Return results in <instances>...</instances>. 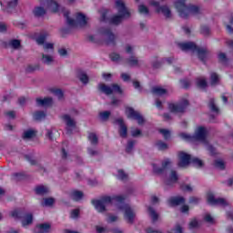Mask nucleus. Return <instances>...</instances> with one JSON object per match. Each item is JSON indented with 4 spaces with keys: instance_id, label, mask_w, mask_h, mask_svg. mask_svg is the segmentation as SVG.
Returning a JSON list of instances; mask_svg holds the SVG:
<instances>
[{
    "instance_id": "obj_37",
    "label": "nucleus",
    "mask_w": 233,
    "mask_h": 233,
    "mask_svg": "<svg viewBox=\"0 0 233 233\" xmlns=\"http://www.w3.org/2000/svg\"><path fill=\"white\" fill-rule=\"evenodd\" d=\"M8 45L10 48H13V50H21V40H10Z\"/></svg>"
},
{
    "instance_id": "obj_15",
    "label": "nucleus",
    "mask_w": 233,
    "mask_h": 233,
    "mask_svg": "<svg viewBox=\"0 0 233 233\" xmlns=\"http://www.w3.org/2000/svg\"><path fill=\"white\" fill-rule=\"evenodd\" d=\"M126 115L128 119H135L136 121H137L138 125H143V123H145V119L143 118V116L137 111H135L131 107L126 108Z\"/></svg>"
},
{
    "instance_id": "obj_32",
    "label": "nucleus",
    "mask_w": 233,
    "mask_h": 233,
    "mask_svg": "<svg viewBox=\"0 0 233 233\" xmlns=\"http://www.w3.org/2000/svg\"><path fill=\"white\" fill-rule=\"evenodd\" d=\"M109 57L114 63H125V58L118 53H112Z\"/></svg>"
},
{
    "instance_id": "obj_34",
    "label": "nucleus",
    "mask_w": 233,
    "mask_h": 233,
    "mask_svg": "<svg viewBox=\"0 0 233 233\" xmlns=\"http://www.w3.org/2000/svg\"><path fill=\"white\" fill-rule=\"evenodd\" d=\"M37 134V131L35 129H27L24 132L23 137L24 139H32L33 137H35Z\"/></svg>"
},
{
    "instance_id": "obj_58",
    "label": "nucleus",
    "mask_w": 233,
    "mask_h": 233,
    "mask_svg": "<svg viewBox=\"0 0 233 233\" xmlns=\"http://www.w3.org/2000/svg\"><path fill=\"white\" fill-rule=\"evenodd\" d=\"M167 233H183V228H181L179 225H177L173 229L167 231Z\"/></svg>"
},
{
    "instance_id": "obj_64",
    "label": "nucleus",
    "mask_w": 233,
    "mask_h": 233,
    "mask_svg": "<svg viewBox=\"0 0 233 233\" xmlns=\"http://www.w3.org/2000/svg\"><path fill=\"white\" fill-rule=\"evenodd\" d=\"M96 233H106L107 229L105 227L102 226H96Z\"/></svg>"
},
{
    "instance_id": "obj_59",
    "label": "nucleus",
    "mask_w": 233,
    "mask_h": 233,
    "mask_svg": "<svg viewBox=\"0 0 233 233\" xmlns=\"http://www.w3.org/2000/svg\"><path fill=\"white\" fill-rule=\"evenodd\" d=\"M218 61H219V63H222V65H226L227 55H225L224 53H219L218 54Z\"/></svg>"
},
{
    "instance_id": "obj_30",
    "label": "nucleus",
    "mask_w": 233,
    "mask_h": 233,
    "mask_svg": "<svg viewBox=\"0 0 233 233\" xmlns=\"http://www.w3.org/2000/svg\"><path fill=\"white\" fill-rule=\"evenodd\" d=\"M35 192L37 196H45V194H48V192H50V189L46 186L40 185L35 187Z\"/></svg>"
},
{
    "instance_id": "obj_63",
    "label": "nucleus",
    "mask_w": 233,
    "mask_h": 233,
    "mask_svg": "<svg viewBox=\"0 0 233 233\" xmlns=\"http://www.w3.org/2000/svg\"><path fill=\"white\" fill-rule=\"evenodd\" d=\"M135 145H136V142H134V141H129V142L127 143V147H126L127 152H132V149L134 148V146H135Z\"/></svg>"
},
{
    "instance_id": "obj_10",
    "label": "nucleus",
    "mask_w": 233,
    "mask_h": 233,
    "mask_svg": "<svg viewBox=\"0 0 233 233\" xmlns=\"http://www.w3.org/2000/svg\"><path fill=\"white\" fill-rule=\"evenodd\" d=\"M98 90L103 94H106V96H110L112 94H123V89H121L117 84H113L112 86L99 84Z\"/></svg>"
},
{
    "instance_id": "obj_8",
    "label": "nucleus",
    "mask_w": 233,
    "mask_h": 233,
    "mask_svg": "<svg viewBox=\"0 0 233 233\" xmlns=\"http://www.w3.org/2000/svg\"><path fill=\"white\" fill-rule=\"evenodd\" d=\"M79 112L76 109L70 111V115H64L62 119L66 127L68 134H71L74 128H76V120L72 117L77 116Z\"/></svg>"
},
{
    "instance_id": "obj_18",
    "label": "nucleus",
    "mask_w": 233,
    "mask_h": 233,
    "mask_svg": "<svg viewBox=\"0 0 233 233\" xmlns=\"http://www.w3.org/2000/svg\"><path fill=\"white\" fill-rule=\"evenodd\" d=\"M193 137L197 141H205L207 139V128L201 126L197 127Z\"/></svg>"
},
{
    "instance_id": "obj_45",
    "label": "nucleus",
    "mask_w": 233,
    "mask_h": 233,
    "mask_svg": "<svg viewBox=\"0 0 233 233\" xmlns=\"http://www.w3.org/2000/svg\"><path fill=\"white\" fill-rule=\"evenodd\" d=\"M197 85L198 88H207V80L204 77L198 78Z\"/></svg>"
},
{
    "instance_id": "obj_25",
    "label": "nucleus",
    "mask_w": 233,
    "mask_h": 233,
    "mask_svg": "<svg viewBox=\"0 0 233 233\" xmlns=\"http://www.w3.org/2000/svg\"><path fill=\"white\" fill-rule=\"evenodd\" d=\"M125 63H127L129 66H141V65H143V61L137 59V57L134 56L125 59Z\"/></svg>"
},
{
    "instance_id": "obj_21",
    "label": "nucleus",
    "mask_w": 233,
    "mask_h": 233,
    "mask_svg": "<svg viewBox=\"0 0 233 233\" xmlns=\"http://www.w3.org/2000/svg\"><path fill=\"white\" fill-rule=\"evenodd\" d=\"M54 99L50 96L36 98L37 106H52Z\"/></svg>"
},
{
    "instance_id": "obj_50",
    "label": "nucleus",
    "mask_w": 233,
    "mask_h": 233,
    "mask_svg": "<svg viewBox=\"0 0 233 233\" xmlns=\"http://www.w3.org/2000/svg\"><path fill=\"white\" fill-rule=\"evenodd\" d=\"M138 12L143 15H148V7H147L145 5H138Z\"/></svg>"
},
{
    "instance_id": "obj_41",
    "label": "nucleus",
    "mask_w": 233,
    "mask_h": 233,
    "mask_svg": "<svg viewBox=\"0 0 233 233\" xmlns=\"http://www.w3.org/2000/svg\"><path fill=\"white\" fill-rule=\"evenodd\" d=\"M209 83L212 86L218 85L219 83V76L216 73H211Z\"/></svg>"
},
{
    "instance_id": "obj_33",
    "label": "nucleus",
    "mask_w": 233,
    "mask_h": 233,
    "mask_svg": "<svg viewBox=\"0 0 233 233\" xmlns=\"http://www.w3.org/2000/svg\"><path fill=\"white\" fill-rule=\"evenodd\" d=\"M54 203H56V199L54 198H45L41 201L42 207H54Z\"/></svg>"
},
{
    "instance_id": "obj_20",
    "label": "nucleus",
    "mask_w": 233,
    "mask_h": 233,
    "mask_svg": "<svg viewBox=\"0 0 233 233\" xmlns=\"http://www.w3.org/2000/svg\"><path fill=\"white\" fill-rule=\"evenodd\" d=\"M172 61H174V58L172 57L165 58L162 61H159L157 57L154 56L153 58H151V65L153 68H159L162 63H167V65H170Z\"/></svg>"
},
{
    "instance_id": "obj_29",
    "label": "nucleus",
    "mask_w": 233,
    "mask_h": 233,
    "mask_svg": "<svg viewBox=\"0 0 233 233\" xmlns=\"http://www.w3.org/2000/svg\"><path fill=\"white\" fill-rule=\"evenodd\" d=\"M34 221V215L32 213H28L22 218V226L23 227H28L29 225H32Z\"/></svg>"
},
{
    "instance_id": "obj_55",
    "label": "nucleus",
    "mask_w": 233,
    "mask_h": 233,
    "mask_svg": "<svg viewBox=\"0 0 233 233\" xmlns=\"http://www.w3.org/2000/svg\"><path fill=\"white\" fill-rule=\"evenodd\" d=\"M58 54L61 57H67L68 56V49L65 47H61L58 49Z\"/></svg>"
},
{
    "instance_id": "obj_1",
    "label": "nucleus",
    "mask_w": 233,
    "mask_h": 233,
    "mask_svg": "<svg viewBox=\"0 0 233 233\" xmlns=\"http://www.w3.org/2000/svg\"><path fill=\"white\" fill-rule=\"evenodd\" d=\"M187 0H177L175 6L180 15L184 19L190 17V15H199L201 14V8L199 5H190L187 6L185 2Z\"/></svg>"
},
{
    "instance_id": "obj_17",
    "label": "nucleus",
    "mask_w": 233,
    "mask_h": 233,
    "mask_svg": "<svg viewBox=\"0 0 233 233\" xmlns=\"http://www.w3.org/2000/svg\"><path fill=\"white\" fill-rule=\"evenodd\" d=\"M114 125H117L118 127V134L120 137H127L128 134V129L127 127V125H125V122L123 121V118H117L114 121Z\"/></svg>"
},
{
    "instance_id": "obj_39",
    "label": "nucleus",
    "mask_w": 233,
    "mask_h": 233,
    "mask_svg": "<svg viewBox=\"0 0 233 233\" xmlns=\"http://www.w3.org/2000/svg\"><path fill=\"white\" fill-rule=\"evenodd\" d=\"M4 5L7 6V12H10V8L17 6V0H4Z\"/></svg>"
},
{
    "instance_id": "obj_54",
    "label": "nucleus",
    "mask_w": 233,
    "mask_h": 233,
    "mask_svg": "<svg viewBox=\"0 0 233 233\" xmlns=\"http://www.w3.org/2000/svg\"><path fill=\"white\" fill-rule=\"evenodd\" d=\"M157 147L158 150H167V148H168V145H167V143H165L163 141H158L157 143Z\"/></svg>"
},
{
    "instance_id": "obj_40",
    "label": "nucleus",
    "mask_w": 233,
    "mask_h": 233,
    "mask_svg": "<svg viewBox=\"0 0 233 233\" xmlns=\"http://www.w3.org/2000/svg\"><path fill=\"white\" fill-rule=\"evenodd\" d=\"M191 163H192L193 167H195L196 168H202V167L205 165L203 163V160H201L198 157L191 158Z\"/></svg>"
},
{
    "instance_id": "obj_31",
    "label": "nucleus",
    "mask_w": 233,
    "mask_h": 233,
    "mask_svg": "<svg viewBox=\"0 0 233 233\" xmlns=\"http://www.w3.org/2000/svg\"><path fill=\"white\" fill-rule=\"evenodd\" d=\"M83 196H84V194L82 193V191H79V190H73L70 193V198L74 201H81V199H83Z\"/></svg>"
},
{
    "instance_id": "obj_24",
    "label": "nucleus",
    "mask_w": 233,
    "mask_h": 233,
    "mask_svg": "<svg viewBox=\"0 0 233 233\" xmlns=\"http://www.w3.org/2000/svg\"><path fill=\"white\" fill-rule=\"evenodd\" d=\"M46 8L51 10L54 14L59 12V4L56 0H47L46 3Z\"/></svg>"
},
{
    "instance_id": "obj_48",
    "label": "nucleus",
    "mask_w": 233,
    "mask_h": 233,
    "mask_svg": "<svg viewBox=\"0 0 233 233\" xmlns=\"http://www.w3.org/2000/svg\"><path fill=\"white\" fill-rule=\"evenodd\" d=\"M110 111H103L99 113V118L101 121H108V117H110Z\"/></svg>"
},
{
    "instance_id": "obj_35",
    "label": "nucleus",
    "mask_w": 233,
    "mask_h": 233,
    "mask_svg": "<svg viewBox=\"0 0 233 233\" xmlns=\"http://www.w3.org/2000/svg\"><path fill=\"white\" fill-rule=\"evenodd\" d=\"M87 139L93 147H96L97 143H99V138L97 137V135L96 133H89Z\"/></svg>"
},
{
    "instance_id": "obj_36",
    "label": "nucleus",
    "mask_w": 233,
    "mask_h": 233,
    "mask_svg": "<svg viewBox=\"0 0 233 233\" xmlns=\"http://www.w3.org/2000/svg\"><path fill=\"white\" fill-rule=\"evenodd\" d=\"M33 14L35 17H43L46 14V10L43 6H37L34 9Z\"/></svg>"
},
{
    "instance_id": "obj_46",
    "label": "nucleus",
    "mask_w": 233,
    "mask_h": 233,
    "mask_svg": "<svg viewBox=\"0 0 233 233\" xmlns=\"http://www.w3.org/2000/svg\"><path fill=\"white\" fill-rule=\"evenodd\" d=\"M215 167L216 168H218V170H225V161H223L222 159H217L215 161Z\"/></svg>"
},
{
    "instance_id": "obj_38",
    "label": "nucleus",
    "mask_w": 233,
    "mask_h": 233,
    "mask_svg": "<svg viewBox=\"0 0 233 233\" xmlns=\"http://www.w3.org/2000/svg\"><path fill=\"white\" fill-rule=\"evenodd\" d=\"M77 77L79 81H81V83H83L84 85L88 84V76L84 71H79L77 74Z\"/></svg>"
},
{
    "instance_id": "obj_14",
    "label": "nucleus",
    "mask_w": 233,
    "mask_h": 233,
    "mask_svg": "<svg viewBox=\"0 0 233 233\" xmlns=\"http://www.w3.org/2000/svg\"><path fill=\"white\" fill-rule=\"evenodd\" d=\"M190 163H192V157H190V155L180 151L178 153V167H180V168H187Z\"/></svg>"
},
{
    "instance_id": "obj_19",
    "label": "nucleus",
    "mask_w": 233,
    "mask_h": 233,
    "mask_svg": "<svg viewBox=\"0 0 233 233\" xmlns=\"http://www.w3.org/2000/svg\"><path fill=\"white\" fill-rule=\"evenodd\" d=\"M178 178L177 173L175 170H171L165 179V184L167 185V187H172L174 183H177Z\"/></svg>"
},
{
    "instance_id": "obj_42",
    "label": "nucleus",
    "mask_w": 233,
    "mask_h": 233,
    "mask_svg": "<svg viewBox=\"0 0 233 233\" xmlns=\"http://www.w3.org/2000/svg\"><path fill=\"white\" fill-rule=\"evenodd\" d=\"M46 117V113L45 111H37L34 114V119L36 121H43Z\"/></svg>"
},
{
    "instance_id": "obj_57",
    "label": "nucleus",
    "mask_w": 233,
    "mask_h": 233,
    "mask_svg": "<svg viewBox=\"0 0 233 233\" xmlns=\"http://www.w3.org/2000/svg\"><path fill=\"white\" fill-rule=\"evenodd\" d=\"M167 233H183V228H181L179 225H177L173 229L167 231Z\"/></svg>"
},
{
    "instance_id": "obj_49",
    "label": "nucleus",
    "mask_w": 233,
    "mask_h": 233,
    "mask_svg": "<svg viewBox=\"0 0 233 233\" xmlns=\"http://www.w3.org/2000/svg\"><path fill=\"white\" fill-rule=\"evenodd\" d=\"M52 94H54V96H56V97H57L58 99H63V91L61 89H57V88H53L51 89Z\"/></svg>"
},
{
    "instance_id": "obj_60",
    "label": "nucleus",
    "mask_w": 233,
    "mask_h": 233,
    "mask_svg": "<svg viewBox=\"0 0 233 233\" xmlns=\"http://www.w3.org/2000/svg\"><path fill=\"white\" fill-rule=\"evenodd\" d=\"M71 219H77L79 218V209H73L70 213Z\"/></svg>"
},
{
    "instance_id": "obj_2",
    "label": "nucleus",
    "mask_w": 233,
    "mask_h": 233,
    "mask_svg": "<svg viewBox=\"0 0 233 233\" xmlns=\"http://www.w3.org/2000/svg\"><path fill=\"white\" fill-rule=\"evenodd\" d=\"M114 199L115 201H118V203H121V201H125V196L120 195L113 198L112 197H102L101 198L93 199L91 203L96 212H99V214H105V212L106 211V207H108V205H111Z\"/></svg>"
},
{
    "instance_id": "obj_52",
    "label": "nucleus",
    "mask_w": 233,
    "mask_h": 233,
    "mask_svg": "<svg viewBox=\"0 0 233 233\" xmlns=\"http://www.w3.org/2000/svg\"><path fill=\"white\" fill-rule=\"evenodd\" d=\"M11 216H12V218H15V219H21V218H23L21 210H19V209L13 210L11 212Z\"/></svg>"
},
{
    "instance_id": "obj_4",
    "label": "nucleus",
    "mask_w": 233,
    "mask_h": 233,
    "mask_svg": "<svg viewBox=\"0 0 233 233\" xmlns=\"http://www.w3.org/2000/svg\"><path fill=\"white\" fill-rule=\"evenodd\" d=\"M116 35L110 29L102 27L98 29L96 34L88 36L90 43H99V41H106V43H114Z\"/></svg>"
},
{
    "instance_id": "obj_26",
    "label": "nucleus",
    "mask_w": 233,
    "mask_h": 233,
    "mask_svg": "<svg viewBox=\"0 0 233 233\" xmlns=\"http://www.w3.org/2000/svg\"><path fill=\"white\" fill-rule=\"evenodd\" d=\"M185 198L183 197H174L168 199L169 207H177V205H183Z\"/></svg>"
},
{
    "instance_id": "obj_16",
    "label": "nucleus",
    "mask_w": 233,
    "mask_h": 233,
    "mask_svg": "<svg viewBox=\"0 0 233 233\" xmlns=\"http://www.w3.org/2000/svg\"><path fill=\"white\" fill-rule=\"evenodd\" d=\"M172 165V161L170 159L166 158L162 161L161 167L157 166V164H152L153 172L155 174H163L167 168H168Z\"/></svg>"
},
{
    "instance_id": "obj_13",
    "label": "nucleus",
    "mask_w": 233,
    "mask_h": 233,
    "mask_svg": "<svg viewBox=\"0 0 233 233\" xmlns=\"http://www.w3.org/2000/svg\"><path fill=\"white\" fill-rule=\"evenodd\" d=\"M207 202L208 205H211L212 207H228L230 203L227 201L225 198H216V196H214V193H208L207 195Z\"/></svg>"
},
{
    "instance_id": "obj_44",
    "label": "nucleus",
    "mask_w": 233,
    "mask_h": 233,
    "mask_svg": "<svg viewBox=\"0 0 233 233\" xmlns=\"http://www.w3.org/2000/svg\"><path fill=\"white\" fill-rule=\"evenodd\" d=\"M125 52H126V54L134 56V52H136V46H132L130 44L126 45Z\"/></svg>"
},
{
    "instance_id": "obj_3",
    "label": "nucleus",
    "mask_w": 233,
    "mask_h": 233,
    "mask_svg": "<svg viewBox=\"0 0 233 233\" xmlns=\"http://www.w3.org/2000/svg\"><path fill=\"white\" fill-rule=\"evenodd\" d=\"M116 9L118 12V15H115L111 17L110 23L112 25H119L123 19H128L130 17L131 13L130 9L127 7L125 1L123 0H116L115 4Z\"/></svg>"
},
{
    "instance_id": "obj_27",
    "label": "nucleus",
    "mask_w": 233,
    "mask_h": 233,
    "mask_svg": "<svg viewBox=\"0 0 233 233\" xmlns=\"http://www.w3.org/2000/svg\"><path fill=\"white\" fill-rule=\"evenodd\" d=\"M153 96H167L168 95V89L161 86H155L151 90Z\"/></svg>"
},
{
    "instance_id": "obj_28",
    "label": "nucleus",
    "mask_w": 233,
    "mask_h": 233,
    "mask_svg": "<svg viewBox=\"0 0 233 233\" xmlns=\"http://www.w3.org/2000/svg\"><path fill=\"white\" fill-rule=\"evenodd\" d=\"M147 214H148V216L151 218V221L153 223H156L157 221H159V214L153 208L149 207L147 208Z\"/></svg>"
},
{
    "instance_id": "obj_47",
    "label": "nucleus",
    "mask_w": 233,
    "mask_h": 233,
    "mask_svg": "<svg viewBox=\"0 0 233 233\" xmlns=\"http://www.w3.org/2000/svg\"><path fill=\"white\" fill-rule=\"evenodd\" d=\"M204 221H206V223H209L210 225H214V223H216V219L209 213H207L204 216Z\"/></svg>"
},
{
    "instance_id": "obj_22",
    "label": "nucleus",
    "mask_w": 233,
    "mask_h": 233,
    "mask_svg": "<svg viewBox=\"0 0 233 233\" xmlns=\"http://www.w3.org/2000/svg\"><path fill=\"white\" fill-rule=\"evenodd\" d=\"M41 61L44 65H47L48 66H50L51 65L56 63V58L54 57V55L44 53L42 54Z\"/></svg>"
},
{
    "instance_id": "obj_11",
    "label": "nucleus",
    "mask_w": 233,
    "mask_h": 233,
    "mask_svg": "<svg viewBox=\"0 0 233 233\" xmlns=\"http://www.w3.org/2000/svg\"><path fill=\"white\" fill-rule=\"evenodd\" d=\"M117 208L120 212H124V218L127 219V223H134L136 213L132 210L130 206L127 204H118Z\"/></svg>"
},
{
    "instance_id": "obj_9",
    "label": "nucleus",
    "mask_w": 233,
    "mask_h": 233,
    "mask_svg": "<svg viewBox=\"0 0 233 233\" xmlns=\"http://www.w3.org/2000/svg\"><path fill=\"white\" fill-rule=\"evenodd\" d=\"M149 5L156 8L157 14H161L166 19H170L172 17V11L167 5H159V2L156 0H150Z\"/></svg>"
},
{
    "instance_id": "obj_56",
    "label": "nucleus",
    "mask_w": 233,
    "mask_h": 233,
    "mask_svg": "<svg viewBox=\"0 0 233 233\" xmlns=\"http://www.w3.org/2000/svg\"><path fill=\"white\" fill-rule=\"evenodd\" d=\"M209 107L212 110V112H219V109L218 108V106H216V102L214 101V99H211L209 102Z\"/></svg>"
},
{
    "instance_id": "obj_43",
    "label": "nucleus",
    "mask_w": 233,
    "mask_h": 233,
    "mask_svg": "<svg viewBox=\"0 0 233 233\" xmlns=\"http://www.w3.org/2000/svg\"><path fill=\"white\" fill-rule=\"evenodd\" d=\"M179 137L184 141H196L194 136H190L188 133H180Z\"/></svg>"
},
{
    "instance_id": "obj_12",
    "label": "nucleus",
    "mask_w": 233,
    "mask_h": 233,
    "mask_svg": "<svg viewBox=\"0 0 233 233\" xmlns=\"http://www.w3.org/2000/svg\"><path fill=\"white\" fill-rule=\"evenodd\" d=\"M187 106H188V100L183 99L178 103H169L168 110H170L173 114H181L185 112Z\"/></svg>"
},
{
    "instance_id": "obj_7",
    "label": "nucleus",
    "mask_w": 233,
    "mask_h": 233,
    "mask_svg": "<svg viewBox=\"0 0 233 233\" xmlns=\"http://www.w3.org/2000/svg\"><path fill=\"white\" fill-rule=\"evenodd\" d=\"M50 39V33L44 32L37 38V45H41L45 52H54V43H46V40Z\"/></svg>"
},
{
    "instance_id": "obj_51",
    "label": "nucleus",
    "mask_w": 233,
    "mask_h": 233,
    "mask_svg": "<svg viewBox=\"0 0 233 233\" xmlns=\"http://www.w3.org/2000/svg\"><path fill=\"white\" fill-rule=\"evenodd\" d=\"M116 177H117L118 179H121L122 181H125V179H127V177H128V176L126 174L125 171L119 169V170L117 171Z\"/></svg>"
},
{
    "instance_id": "obj_23",
    "label": "nucleus",
    "mask_w": 233,
    "mask_h": 233,
    "mask_svg": "<svg viewBox=\"0 0 233 233\" xmlns=\"http://www.w3.org/2000/svg\"><path fill=\"white\" fill-rule=\"evenodd\" d=\"M52 230L50 223H42L36 226L37 233H49Z\"/></svg>"
},
{
    "instance_id": "obj_62",
    "label": "nucleus",
    "mask_w": 233,
    "mask_h": 233,
    "mask_svg": "<svg viewBox=\"0 0 233 233\" xmlns=\"http://www.w3.org/2000/svg\"><path fill=\"white\" fill-rule=\"evenodd\" d=\"M199 227V222L198 219L194 218L189 222V228H198Z\"/></svg>"
},
{
    "instance_id": "obj_61",
    "label": "nucleus",
    "mask_w": 233,
    "mask_h": 233,
    "mask_svg": "<svg viewBox=\"0 0 233 233\" xmlns=\"http://www.w3.org/2000/svg\"><path fill=\"white\" fill-rule=\"evenodd\" d=\"M200 32L203 35H208L210 34V28L207 25H203L201 26Z\"/></svg>"
},
{
    "instance_id": "obj_6",
    "label": "nucleus",
    "mask_w": 233,
    "mask_h": 233,
    "mask_svg": "<svg viewBox=\"0 0 233 233\" xmlns=\"http://www.w3.org/2000/svg\"><path fill=\"white\" fill-rule=\"evenodd\" d=\"M64 17L66 19V23L69 26H86L88 25V18L82 13L76 15V19L70 18V11L65 10L63 12Z\"/></svg>"
},
{
    "instance_id": "obj_53",
    "label": "nucleus",
    "mask_w": 233,
    "mask_h": 233,
    "mask_svg": "<svg viewBox=\"0 0 233 233\" xmlns=\"http://www.w3.org/2000/svg\"><path fill=\"white\" fill-rule=\"evenodd\" d=\"M160 134H162L164 139H170V130L168 129H160Z\"/></svg>"
},
{
    "instance_id": "obj_5",
    "label": "nucleus",
    "mask_w": 233,
    "mask_h": 233,
    "mask_svg": "<svg viewBox=\"0 0 233 233\" xmlns=\"http://www.w3.org/2000/svg\"><path fill=\"white\" fill-rule=\"evenodd\" d=\"M178 47L184 52H196L197 50V54L200 61H205V59H207V57H208L209 56L208 50H207L206 48H198V46H196V44L192 42L179 43Z\"/></svg>"
}]
</instances>
